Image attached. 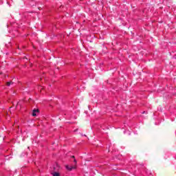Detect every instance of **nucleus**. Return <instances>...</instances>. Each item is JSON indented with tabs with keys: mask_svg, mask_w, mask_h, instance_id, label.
Returning <instances> with one entry per match:
<instances>
[{
	"mask_svg": "<svg viewBox=\"0 0 176 176\" xmlns=\"http://www.w3.org/2000/svg\"><path fill=\"white\" fill-rule=\"evenodd\" d=\"M66 168L67 170H68V171H72V170L76 168V166L69 167L68 165H67Z\"/></svg>",
	"mask_w": 176,
	"mask_h": 176,
	"instance_id": "nucleus-1",
	"label": "nucleus"
},
{
	"mask_svg": "<svg viewBox=\"0 0 176 176\" xmlns=\"http://www.w3.org/2000/svg\"><path fill=\"white\" fill-rule=\"evenodd\" d=\"M53 176H60V173L55 172L53 173Z\"/></svg>",
	"mask_w": 176,
	"mask_h": 176,
	"instance_id": "nucleus-4",
	"label": "nucleus"
},
{
	"mask_svg": "<svg viewBox=\"0 0 176 176\" xmlns=\"http://www.w3.org/2000/svg\"><path fill=\"white\" fill-rule=\"evenodd\" d=\"M72 159H75V156L72 155Z\"/></svg>",
	"mask_w": 176,
	"mask_h": 176,
	"instance_id": "nucleus-6",
	"label": "nucleus"
},
{
	"mask_svg": "<svg viewBox=\"0 0 176 176\" xmlns=\"http://www.w3.org/2000/svg\"><path fill=\"white\" fill-rule=\"evenodd\" d=\"M36 112H39V109H34L32 111V116H36Z\"/></svg>",
	"mask_w": 176,
	"mask_h": 176,
	"instance_id": "nucleus-2",
	"label": "nucleus"
},
{
	"mask_svg": "<svg viewBox=\"0 0 176 176\" xmlns=\"http://www.w3.org/2000/svg\"><path fill=\"white\" fill-rule=\"evenodd\" d=\"M13 83H14V82H13V81L7 82L6 86L9 87V86H10V85H13Z\"/></svg>",
	"mask_w": 176,
	"mask_h": 176,
	"instance_id": "nucleus-3",
	"label": "nucleus"
},
{
	"mask_svg": "<svg viewBox=\"0 0 176 176\" xmlns=\"http://www.w3.org/2000/svg\"><path fill=\"white\" fill-rule=\"evenodd\" d=\"M74 162L76 164L77 162H76V159L74 160Z\"/></svg>",
	"mask_w": 176,
	"mask_h": 176,
	"instance_id": "nucleus-5",
	"label": "nucleus"
}]
</instances>
